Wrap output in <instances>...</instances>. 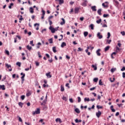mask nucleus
<instances>
[{"mask_svg":"<svg viewBox=\"0 0 125 125\" xmlns=\"http://www.w3.org/2000/svg\"><path fill=\"white\" fill-rule=\"evenodd\" d=\"M40 52H38V56L39 57H40V58H41V57H42V55H41V54H40Z\"/></svg>","mask_w":125,"mask_h":125,"instance_id":"62","label":"nucleus"},{"mask_svg":"<svg viewBox=\"0 0 125 125\" xmlns=\"http://www.w3.org/2000/svg\"><path fill=\"white\" fill-rule=\"evenodd\" d=\"M12 6H13V3H11L10 4V5H9L8 7L9 9H11Z\"/></svg>","mask_w":125,"mask_h":125,"instance_id":"34","label":"nucleus"},{"mask_svg":"<svg viewBox=\"0 0 125 125\" xmlns=\"http://www.w3.org/2000/svg\"><path fill=\"white\" fill-rule=\"evenodd\" d=\"M101 11H102V10H101V9H99L97 12H98V14H99V15H102V14L101 13Z\"/></svg>","mask_w":125,"mask_h":125,"instance_id":"18","label":"nucleus"},{"mask_svg":"<svg viewBox=\"0 0 125 125\" xmlns=\"http://www.w3.org/2000/svg\"><path fill=\"white\" fill-rule=\"evenodd\" d=\"M62 100H64V101H67V98L66 97H62Z\"/></svg>","mask_w":125,"mask_h":125,"instance_id":"50","label":"nucleus"},{"mask_svg":"<svg viewBox=\"0 0 125 125\" xmlns=\"http://www.w3.org/2000/svg\"><path fill=\"white\" fill-rule=\"evenodd\" d=\"M121 71H122V72L124 71H125V67H123L121 69Z\"/></svg>","mask_w":125,"mask_h":125,"instance_id":"63","label":"nucleus"},{"mask_svg":"<svg viewBox=\"0 0 125 125\" xmlns=\"http://www.w3.org/2000/svg\"><path fill=\"white\" fill-rule=\"evenodd\" d=\"M39 45H42V43H41V42H38V45L37 46V48H38V49L40 48V46Z\"/></svg>","mask_w":125,"mask_h":125,"instance_id":"40","label":"nucleus"},{"mask_svg":"<svg viewBox=\"0 0 125 125\" xmlns=\"http://www.w3.org/2000/svg\"><path fill=\"white\" fill-rule=\"evenodd\" d=\"M69 101H70V103H74V101H73V99H72V98L69 99Z\"/></svg>","mask_w":125,"mask_h":125,"instance_id":"54","label":"nucleus"},{"mask_svg":"<svg viewBox=\"0 0 125 125\" xmlns=\"http://www.w3.org/2000/svg\"><path fill=\"white\" fill-rule=\"evenodd\" d=\"M42 16H44V15H45V11H44V10H43V9H42Z\"/></svg>","mask_w":125,"mask_h":125,"instance_id":"48","label":"nucleus"},{"mask_svg":"<svg viewBox=\"0 0 125 125\" xmlns=\"http://www.w3.org/2000/svg\"><path fill=\"white\" fill-rule=\"evenodd\" d=\"M91 9L93 11H96V10H97L96 9V6H92L91 7Z\"/></svg>","mask_w":125,"mask_h":125,"instance_id":"12","label":"nucleus"},{"mask_svg":"<svg viewBox=\"0 0 125 125\" xmlns=\"http://www.w3.org/2000/svg\"><path fill=\"white\" fill-rule=\"evenodd\" d=\"M103 28L107 27V24L104 23V25H103Z\"/></svg>","mask_w":125,"mask_h":125,"instance_id":"60","label":"nucleus"},{"mask_svg":"<svg viewBox=\"0 0 125 125\" xmlns=\"http://www.w3.org/2000/svg\"><path fill=\"white\" fill-rule=\"evenodd\" d=\"M26 47L28 49V50H31V49H32V47L29 45H28Z\"/></svg>","mask_w":125,"mask_h":125,"instance_id":"41","label":"nucleus"},{"mask_svg":"<svg viewBox=\"0 0 125 125\" xmlns=\"http://www.w3.org/2000/svg\"><path fill=\"white\" fill-rule=\"evenodd\" d=\"M36 26H37V27L36 28V30L38 31V30H39V27L40 26V24L38 23H35L34 24V26L36 27Z\"/></svg>","mask_w":125,"mask_h":125,"instance_id":"20","label":"nucleus"},{"mask_svg":"<svg viewBox=\"0 0 125 125\" xmlns=\"http://www.w3.org/2000/svg\"><path fill=\"white\" fill-rule=\"evenodd\" d=\"M110 71L111 73H114L116 71V68H112Z\"/></svg>","mask_w":125,"mask_h":125,"instance_id":"44","label":"nucleus"},{"mask_svg":"<svg viewBox=\"0 0 125 125\" xmlns=\"http://www.w3.org/2000/svg\"><path fill=\"white\" fill-rule=\"evenodd\" d=\"M121 35H122V36H125V31H121Z\"/></svg>","mask_w":125,"mask_h":125,"instance_id":"49","label":"nucleus"},{"mask_svg":"<svg viewBox=\"0 0 125 125\" xmlns=\"http://www.w3.org/2000/svg\"><path fill=\"white\" fill-rule=\"evenodd\" d=\"M75 111L76 113H77L78 114H79V113H81V111H80V109L79 108H77L75 109Z\"/></svg>","mask_w":125,"mask_h":125,"instance_id":"19","label":"nucleus"},{"mask_svg":"<svg viewBox=\"0 0 125 125\" xmlns=\"http://www.w3.org/2000/svg\"><path fill=\"white\" fill-rule=\"evenodd\" d=\"M46 76L48 79H50V78L52 77L51 75H50V72L46 73Z\"/></svg>","mask_w":125,"mask_h":125,"instance_id":"9","label":"nucleus"},{"mask_svg":"<svg viewBox=\"0 0 125 125\" xmlns=\"http://www.w3.org/2000/svg\"><path fill=\"white\" fill-rule=\"evenodd\" d=\"M109 81L111 82V83H114V82H115V78H113L112 80V78H109Z\"/></svg>","mask_w":125,"mask_h":125,"instance_id":"37","label":"nucleus"},{"mask_svg":"<svg viewBox=\"0 0 125 125\" xmlns=\"http://www.w3.org/2000/svg\"><path fill=\"white\" fill-rule=\"evenodd\" d=\"M110 109H111L112 112H116V110L115 109H114V106L111 105L110 106Z\"/></svg>","mask_w":125,"mask_h":125,"instance_id":"16","label":"nucleus"},{"mask_svg":"<svg viewBox=\"0 0 125 125\" xmlns=\"http://www.w3.org/2000/svg\"><path fill=\"white\" fill-rule=\"evenodd\" d=\"M97 37L100 40H101V39H103V36L101 35V33L100 32H98L97 34Z\"/></svg>","mask_w":125,"mask_h":125,"instance_id":"3","label":"nucleus"},{"mask_svg":"<svg viewBox=\"0 0 125 125\" xmlns=\"http://www.w3.org/2000/svg\"><path fill=\"white\" fill-rule=\"evenodd\" d=\"M83 49H82L81 47L78 48V51H83Z\"/></svg>","mask_w":125,"mask_h":125,"instance_id":"52","label":"nucleus"},{"mask_svg":"<svg viewBox=\"0 0 125 125\" xmlns=\"http://www.w3.org/2000/svg\"><path fill=\"white\" fill-rule=\"evenodd\" d=\"M101 111L98 110V112L96 113V116L97 117V118H100V116H101Z\"/></svg>","mask_w":125,"mask_h":125,"instance_id":"5","label":"nucleus"},{"mask_svg":"<svg viewBox=\"0 0 125 125\" xmlns=\"http://www.w3.org/2000/svg\"><path fill=\"white\" fill-rule=\"evenodd\" d=\"M102 22V20H101V19L96 21V23H97V24H100V23H101Z\"/></svg>","mask_w":125,"mask_h":125,"instance_id":"25","label":"nucleus"},{"mask_svg":"<svg viewBox=\"0 0 125 125\" xmlns=\"http://www.w3.org/2000/svg\"><path fill=\"white\" fill-rule=\"evenodd\" d=\"M79 10H80V9L79 8H75V13H78V12H79Z\"/></svg>","mask_w":125,"mask_h":125,"instance_id":"29","label":"nucleus"},{"mask_svg":"<svg viewBox=\"0 0 125 125\" xmlns=\"http://www.w3.org/2000/svg\"><path fill=\"white\" fill-rule=\"evenodd\" d=\"M102 5H103V6H104V7H108V4H106V5H105V3H103V4H102Z\"/></svg>","mask_w":125,"mask_h":125,"instance_id":"42","label":"nucleus"},{"mask_svg":"<svg viewBox=\"0 0 125 125\" xmlns=\"http://www.w3.org/2000/svg\"><path fill=\"white\" fill-rule=\"evenodd\" d=\"M90 101H91L92 102H93V101H95V98H92L90 100Z\"/></svg>","mask_w":125,"mask_h":125,"instance_id":"61","label":"nucleus"},{"mask_svg":"<svg viewBox=\"0 0 125 125\" xmlns=\"http://www.w3.org/2000/svg\"><path fill=\"white\" fill-rule=\"evenodd\" d=\"M83 35L84 37H87V35H88V32L87 31H85L84 32Z\"/></svg>","mask_w":125,"mask_h":125,"instance_id":"26","label":"nucleus"},{"mask_svg":"<svg viewBox=\"0 0 125 125\" xmlns=\"http://www.w3.org/2000/svg\"><path fill=\"white\" fill-rule=\"evenodd\" d=\"M33 115H38L41 114V109L40 108H37V110L33 112Z\"/></svg>","mask_w":125,"mask_h":125,"instance_id":"2","label":"nucleus"},{"mask_svg":"<svg viewBox=\"0 0 125 125\" xmlns=\"http://www.w3.org/2000/svg\"><path fill=\"white\" fill-rule=\"evenodd\" d=\"M52 18H53V16H50L48 18V21H49V20H50V19H52Z\"/></svg>","mask_w":125,"mask_h":125,"instance_id":"59","label":"nucleus"},{"mask_svg":"<svg viewBox=\"0 0 125 125\" xmlns=\"http://www.w3.org/2000/svg\"><path fill=\"white\" fill-rule=\"evenodd\" d=\"M123 78H125V72L123 73Z\"/></svg>","mask_w":125,"mask_h":125,"instance_id":"64","label":"nucleus"},{"mask_svg":"<svg viewBox=\"0 0 125 125\" xmlns=\"http://www.w3.org/2000/svg\"><path fill=\"white\" fill-rule=\"evenodd\" d=\"M100 51H101V49H99L96 51V54L98 55V56H100L101 55Z\"/></svg>","mask_w":125,"mask_h":125,"instance_id":"6","label":"nucleus"},{"mask_svg":"<svg viewBox=\"0 0 125 125\" xmlns=\"http://www.w3.org/2000/svg\"><path fill=\"white\" fill-rule=\"evenodd\" d=\"M112 42V40H107V43H108V44H110Z\"/></svg>","mask_w":125,"mask_h":125,"instance_id":"45","label":"nucleus"},{"mask_svg":"<svg viewBox=\"0 0 125 125\" xmlns=\"http://www.w3.org/2000/svg\"><path fill=\"white\" fill-rule=\"evenodd\" d=\"M19 106H20L21 107V108H22V107H23V103L20 102L19 103Z\"/></svg>","mask_w":125,"mask_h":125,"instance_id":"43","label":"nucleus"},{"mask_svg":"<svg viewBox=\"0 0 125 125\" xmlns=\"http://www.w3.org/2000/svg\"><path fill=\"white\" fill-rule=\"evenodd\" d=\"M89 27L91 28V30H94V26L93 25V24H91L90 25Z\"/></svg>","mask_w":125,"mask_h":125,"instance_id":"30","label":"nucleus"},{"mask_svg":"<svg viewBox=\"0 0 125 125\" xmlns=\"http://www.w3.org/2000/svg\"><path fill=\"white\" fill-rule=\"evenodd\" d=\"M64 90H65V89L64 88V87L62 86V85H61V91H64Z\"/></svg>","mask_w":125,"mask_h":125,"instance_id":"33","label":"nucleus"},{"mask_svg":"<svg viewBox=\"0 0 125 125\" xmlns=\"http://www.w3.org/2000/svg\"><path fill=\"white\" fill-rule=\"evenodd\" d=\"M30 44L32 45V46H35V44H34V41H30Z\"/></svg>","mask_w":125,"mask_h":125,"instance_id":"38","label":"nucleus"},{"mask_svg":"<svg viewBox=\"0 0 125 125\" xmlns=\"http://www.w3.org/2000/svg\"><path fill=\"white\" fill-rule=\"evenodd\" d=\"M99 83L100 85H103V84L102 83V81H101V80H100Z\"/></svg>","mask_w":125,"mask_h":125,"instance_id":"47","label":"nucleus"},{"mask_svg":"<svg viewBox=\"0 0 125 125\" xmlns=\"http://www.w3.org/2000/svg\"><path fill=\"white\" fill-rule=\"evenodd\" d=\"M58 1H59V4L61 5L62 4V3H64V0H58Z\"/></svg>","mask_w":125,"mask_h":125,"instance_id":"21","label":"nucleus"},{"mask_svg":"<svg viewBox=\"0 0 125 125\" xmlns=\"http://www.w3.org/2000/svg\"><path fill=\"white\" fill-rule=\"evenodd\" d=\"M31 69H32V65H30V68H25L24 70L25 71H29V70H31Z\"/></svg>","mask_w":125,"mask_h":125,"instance_id":"31","label":"nucleus"},{"mask_svg":"<svg viewBox=\"0 0 125 125\" xmlns=\"http://www.w3.org/2000/svg\"><path fill=\"white\" fill-rule=\"evenodd\" d=\"M109 49H110V46H107L104 48V51H105V52L108 51V50H109Z\"/></svg>","mask_w":125,"mask_h":125,"instance_id":"17","label":"nucleus"},{"mask_svg":"<svg viewBox=\"0 0 125 125\" xmlns=\"http://www.w3.org/2000/svg\"><path fill=\"white\" fill-rule=\"evenodd\" d=\"M56 122H59L60 124H61L62 123V121H61V119L60 118H57L56 119Z\"/></svg>","mask_w":125,"mask_h":125,"instance_id":"14","label":"nucleus"},{"mask_svg":"<svg viewBox=\"0 0 125 125\" xmlns=\"http://www.w3.org/2000/svg\"><path fill=\"white\" fill-rule=\"evenodd\" d=\"M62 21L61 22V25H64V24H65V20L63 18H62Z\"/></svg>","mask_w":125,"mask_h":125,"instance_id":"24","label":"nucleus"},{"mask_svg":"<svg viewBox=\"0 0 125 125\" xmlns=\"http://www.w3.org/2000/svg\"><path fill=\"white\" fill-rule=\"evenodd\" d=\"M97 108L98 110H99V109H102V108H103V106L98 105H97Z\"/></svg>","mask_w":125,"mask_h":125,"instance_id":"36","label":"nucleus"},{"mask_svg":"<svg viewBox=\"0 0 125 125\" xmlns=\"http://www.w3.org/2000/svg\"><path fill=\"white\" fill-rule=\"evenodd\" d=\"M46 31V29H44L42 30V34H43L44 32H45Z\"/></svg>","mask_w":125,"mask_h":125,"instance_id":"57","label":"nucleus"},{"mask_svg":"<svg viewBox=\"0 0 125 125\" xmlns=\"http://www.w3.org/2000/svg\"><path fill=\"white\" fill-rule=\"evenodd\" d=\"M0 89H2V90H5V86L4 85H0Z\"/></svg>","mask_w":125,"mask_h":125,"instance_id":"8","label":"nucleus"},{"mask_svg":"<svg viewBox=\"0 0 125 125\" xmlns=\"http://www.w3.org/2000/svg\"><path fill=\"white\" fill-rule=\"evenodd\" d=\"M16 65L17 66H19V67H21V63H17Z\"/></svg>","mask_w":125,"mask_h":125,"instance_id":"58","label":"nucleus"},{"mask_svg":"<svg viewBox=\"0 0 125 125\" xmlns=\"http://www.w3.org/2000/svg\"><path fill=\"white\" fill-rule=\"evenodd\" d=\"M48 42L49 43H53V40H52V39H49Z\"/></svg>","mask_w":125,"mask_h":125,"instance_id":"32","label":"nucleus"},{"mask_svg":"<svg viewBox=\"0 0 125 125\" xmlns=\"http://www.w3.org/2000/svg\"><path fill=\"white\" fill-rule=\"evenodd\" d=\"M108 16H109V14H104L103 15V17L104 18L108 17Z\"/></svg>","mask_w":125,"mask_h":125,"instance_id":"53","label":"nucleus"},{"mask_svg":"<svg viewBox=\"0 0 125 125\" xmlns=\"http://www.w3.org/2000/svg\"><path fill=\"white\" fill-rule=\"evenodd\" d=\"M52 50L54 53H56V52H57V51L56 50V47H53Z\"/></svg>","mask_w":125,"mask_h":125,"instance_id":"23","label":"nucleus"},{"mask_svg":"<svg viewBox=\"0 0 125 125\" xmlns=\"http://www.w3.org/2000/svg\"><path fill=\"white\" fill-rule=\"evenodd\" d=\"M21 76H22L21 77V79L22 81H24V78H25V73H23V72H21Z\"/></svg>","mask_w":125,"mask_h":125,"instance_id":"10","label":"nucleus"},{"mask_svg":"<svg viewBox=\"0 0 125 125\" xmlns=\"http://www.w3.org/2000/svg\"><path fill=\"white\" fill-rule=\"evenodd\" d=\"M92 67L94 68V70H95V71H96V70H97V67L96 66V65L93 64L92 65Z\"/></svg>","mask_w":125,"mask_h":125,"instance_id":"27","label":"nucleus"},{"mask_svg":"<svg viewBox=\"0 0 125 125\" xmlns=\"http://www.w3.org/2000/svg\"><path fill=\"white\" fill-rule=\"evenodd\" d=\"M78 102H79V103H80V102H81V97H78Z\"/></svg>","mask_w":125,"mask_h":125,"instance_id":"55","label":"nucleus"},{"mask_svg":"<svg viewBox=\"0 0 125 125\" xmlns=\"http://www.w3.org/2000/svg\"><path fill=\"white\" fill-rule=\"evenodd\" d=\"M84 102H86V101H87V102H89V101H90V100L89 99V98H85L84 99Z\"/></svg>","mask_w":125,"mask_h":125,"instance_id":"15","label":"nucleus"},{"mask_svg":"<svg viewBox=\"0 0 125 125\" xmlns=\"http://www.w3.org/2000/svg\"><path fill=\"white\" fill-rule=\"evenodd\" d=\"M21 99L22 100H24L25 99V96H24V95H22V96H21Z\"/></svg>","mask_w":125,"mask_h":125,"instance_id":"51","label":"nucleus"},{"mask_svg":"<svg viewBox=\"0 0 125 125\" xmlns=\"http://www.w3.org/2000/svg\"><path fill=\"white\" fill-rule=\"evenodd\" d=\"M29 11H30V13H33L34 12V8H33V7H30Z\"/></svg>","mask_w":125,"mask_h":125,"instance_id":"13","label":"nucleus"},{"mask_svg":"<svg viewBox=\"0 0 125 125\" xmlns=\"http://www.w3.org/2000/svg\"><path fill=\"white\" fill-rule=\"evenodd\" d=\"M5 53L7 55H9V51H8V50H5Z\"/></svg>","mask_w":125,"mask_h":125,"instance_id":"56","label":"nucleus"},{"mask_svg":"<svg viewBox=\"0 0 125 125\" xmlns=\"http://www.w3.org/2000/svg\"><path fill=\"white\" fill-rule=\"evenodd\" d=\"M66 43H65V42H63L62 43L61 46V47L63 48V47H64V46H66Z\"/></svg>","mask_w":125,"mask_h":125,"instance_id":"22","label":"nucleus"},{"mask_svg":"<svg viewBox=\"0 0 125 125\" xmlns=\"http://www.w3.org/2000/svg\"><path fill=\"white\" fill-rule=\"evenodd\" d=\"M5 66L7 69H8L9 72H11V71H12V67H11V65L8 63H5Z\"/></svg>","mask_w":125,"mask_h":125,"instance_id":"1","label":"nucleus"},{"mask_svg":"<svg viewBox=\"0 0 125 125\" xmlns=\"http://www.w3.org/2000/svg\"><path fill=\"white\" fill-rule=\"evenodd\" d=\"M110 37H111V34L110 32H108L107 39H110Z\"/></svg>","mask_w":125,"mask_h":125,"instance_id":"39","label":"nucleus"},{"mask_svg":"<svg viewBox=\"0 0 125 125\" xmlns=\"http://www.w3.org/2000/svg\"><path fill=\"white\" fill-rule=\"evenodd\" d=\"M47 101V100H43L42 103H41V105L42 106H44L45 105V104H46Z\"/></svg>","mask_w":125,"mask_h":125,"instance_id":"7","label":"nucleus"},{"mask_svg":"<svg viewBox=\"0 0 125 125\" xmlns=\"http://www.w3.org/2000/svg\"><path fill=\"white\" fill-rule=\"evenodd\" d=\"M49 30H50L51 33H52L53 34H54V33H55V28H53L52 26H50Z\"/></svg>","mask_w":125,"mask_h":125,"instance_id":"4","label":"nucleus"},{"mask_svg":"<svg viewBox=\"0 0 125 125\" xmlns=\"http://www.w3.org/2000/svg\"><path fill=\"white\" fill-rule=\"evenodd\" d=\"M93 81L94 83H97L98 82V78H95L94 79Z\"/></svg>","mask_w":125,"mask_h":125,"instance_id":"35","label":"nucleus"},{"mask_svg":"<svg viewBox=\"0 0 125 125\" xmlns=\"http://www.w3.org/2000/svg\"><path fill=\"white\" fill-rule=\"evenodd\" d=\"M18 118H19V122H21V123H22L23 122V121L22 120V119L21 118V117L18 116Z\"/></svg>","mask_w":125,"mask_h":125,"instance_id":"46","label":"nucleus"},{"mask_svg":"<svg viewBox=\"0 0 125 125\" xmlns=\"http://www.w3.org/2000/svg\"><path fill=\"white\" fill-rule=\"evenodd\" d=\"M95 107V106L94 105H93L91 107H88V109L89 110V111H90L91 109H94Z\"/></svg>","mask_w":125,"mask_h":125,"instance_id":"28","label":"nucleus"},{"mask_svg":"<svg viewBox=\"0 0 125 125\" xmlns=\"http://www.w3.org/2000/svg\"><path fill=\"white\" fill-rule=\"evenodd\" d=\"M86 4H87V0H84L83 3H82L83 6H86Z\"/></svg>","mask_w":125,"mask_h":125,"instance_id":"11","label":"nucleus"}]
</instances>
